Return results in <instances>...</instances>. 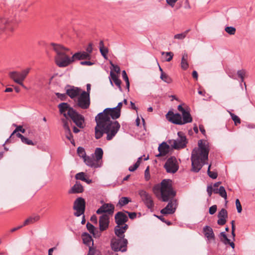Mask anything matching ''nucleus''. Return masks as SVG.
I'll list each match as a JSON object with an SVG mask.
<instances>
[{
    "label": "nucleus",
    "mask_w": 255,
    "mask_h": 255,
    "mask_svg": "<svg viewBox=\"0 0 255 255\" xmlns=\"http://www.w3.org/2000/svg\"><path fill=\"white\" fill-rule=\"evenodd\" d=\"M130 202H131V200L129 198L123 197L120 199L118 205L122 207L128 204Z\"/></svg>",
    "instance_id": "4c0bfd02"
},
{
    "label": "nucleus",
    "mask_w": 255,
    "mask_h": 255,
    "mask_svg": "<svg viewBox=\"0 0 255 255\" xmlns=\"http://www.w3.org/2000/svg\"><path fill=\"white\" fill-rule=\"evenodd\" d=\"M235 225H233V226H232V235L234 239L235 237Z\"/></svg>",
    "instance_id": "774afa93"
},
{
    "label": "nucleus",
    "mask_w": 255,
    "mask_h": 255,
    "mask_svg": "<svg viewBox=\"0 0 255 255\" xmlns=\"http://www.w3.org/2000/svg\"><path fill=\"white\" fill-rule=\"evenodd\" d=\"M123 80H129L126 71L123 70L122 73Z\"/></svg>",
    "instance_id": "680f3d73"
},
{
    "label": "nucleus",
    "mask_w": 255,
    "mask_h": 255,
    "mask_svg": "<svg viewBox=\"0 0 255 255\" xmlns=\"http://www.w3.org/2000/svg\"><path fill=\"white\" fill-rule=\"evenodd\" d=\"M215 194H219L222 197L226 199L227 198V193L223 186H220L219 188L214 189Z\"/></svg>",
    "instance_id": "72a5a7b5"
},
{
    "label": "nucleus",
    "mask_w": 255,
    "mask_h": 255,
    "mask_svg": "<svg viewBox=\"0 0 255 255\" xmlns=\"http://www.w3.org/2000/svg\"><path fill=\"white\" fill-rule=\"evenodd\" d=\"M80 64L82 65L92 66L95 64V62L93 60H91V59L90 60H86V61H81Z\"/></svg>",
    "instance_id": "49530a36"
},
{
    "label": "nucleus",
    "mask_w": 255,
    "mask_h": 255,
    "mask_svg": "<svg viewBox=\"0 0 255 255\" xmlns=\"http://www.w3.org/2000/svg\"><path fill=\"white\" fill-rule=\"evenodd\" d=\"M167 172L174 173L179 168L177 160L175 157H171L168 158L164 165Z\"/></svg>",
    "instance_id": "9b49d317"
},
{
    "label": "nucleus",
    "mask_w": 255,
    "mask_h": 255,
    "mask_svg": "<svg viewBox=\"0 0 255 255\" xmlns=\"http://www.w3.org/2000/svg\"><path fill=\"white\" fill-rule=\"evenodd\" d=\"M210 167L211 165H209L207 171L208 174L209 176V177L212 178V179H216L217 177V173L214 171H211Z\"/></svg>",
    "instance_id": "37998d69"
},
{
    "label": "nucleus",
    "mask_w": 255,
    "mask_h": 255,
    "mask_svg": "<svg viewBox=\"0 0 255 255\" xmlns=\"http://www.w3.org/2000/svg\"><path fill=\"white\" fill-rule=\"evenodd\" d=\"M167 120L173 124L182 125L181 115L180 114H174L172 111H169L166 115Z\"/></svg>",
    "instance_id": "dca6fc26"
},
{
    "label": "nucleus",
    "mask_w": 255,
    "mask_h": 255,
    "mask_svg": "<svg viewBox=\"0 0 255 255\" xmlns=\"http://www.w3.org/2000/svg\"><path fill=\"white\" fill-rule=\"evenodd\" d=\"M84 190L83 187L79 182H77L76 184L69 191V193H82Z\"/></svg>",
    "instance_id": "cd10ccee"
},
{
    "label": "nucleus",
    "mask_w": 255,
    "mask_h": 255,
    "mask_svg": "<svg viewBox=\"0 0 255 255\" xmlns=\"http://www.w3.org/2000/svg\"><path fill=\"white\" fill-rule=\"evenodd\" d=\"M178 137L176 139H169L168 140V144L173 148L179 149L186 147L187 143V140L184 134L179 131L177 133Z\"/></svg>",
    "instance_id": "423d86ee"
},
{
    "label": "nucleus",
    "mask_w": 255,
    "mask_h": 255,
    "mask_svg": "<svg viewBox=\"0 0 255 255\" xmlns=\"http://www.w3.org/2000/svg\"><path fill=\"white\" fill-rule=\"evenodd\" d=\"M114 209L115 207L113 204L105 203L97 210L96 213L97 214H106L110 216L114 213Z\"/></svg>",
    "instance_id": "2eb2a0df"
},
{
    "label": "nucleus",
    "mask_w": 255,
    "mask_h": 255,
    "mask_svg": "<svg viewBox=\"0 0 255 255\" xmlns=\"http://www.w3.org/2000/svg\"><path fill=\"white\" fill-rule=\"evenodd\" d=\"M20 131L22 133H24L25 131V129H24L21 126H18L16 127V128L15 129V130L12 132L9 138L7 139L6 141H13V136L16 133V132Z\"/></svg>",
    "instance_id": "473e14b6"
},
{
    "label": "nucleus",
    "mask_w": 255,
    "mask_h": 255,
    "mask_svg": "<svg viewBox=\"0 0 255 255\" xmlns=\"http://www.w3.org/2000/svg\"><path fill=\"white\" fill-rule=\"evenodd\" d=\"M91 221L93 223L97 224V218L95 215H93L91 217Z\"/></svg>",
    "instance_id": "0e129e2a"
},
{
    "label": "nucleus",
    "mask_w": 255,
    "mask_h": 255,
    "mask_svg": "<svg viewBox=\"0 0 255 255\" xmlns=\"http://www.w3.org/2000/svg\"><path fill=\"white\" fill-rule=\"evenodd\" d=\"M199 129L203 134L205 135L206 131L203 125L199 126Z\"/></svg>",
    "instance_id": "338daca9"
},
{
    "label": "nucleus",
    "mask_w": 255,
    "mask_h": 255,
    "mask_svg": "<svg viewBox=\"0 0 255 255\" xmlns=\"http://www.w3.org/2000/svg\"><path fill=\"white\" fill-rule=\"evenodd\" d=\"M128 228V225H125L124 226L117 225L115 227V233L118 238H124V233L127 230Z\"/></svg>",
    "instance_id": "412c9836"
},
{
    "label": "nucleus",
    "mask_w": 255,
    "mask_h": 255,
    "mask_svg": "<svg viewBox=\"0 0 255 255\" xmlns=\"http://www.w3.org/2000/svg\"><path fill=\"white\" fill-rule=\"evenodd\" d=\"M58 107L60 113L64 116V118L61 119V122L63 124V127L65 129L66 136L69 140H71L73 136L69 126V122H70L69 118L73 121L77 126L80 128H82L84 121V117L78 114L67 103H62L58 105Z\"/></svg>",
    "instance_id": "7ed1b4c3"
},
{
    "label": "nucleus",
    "mask_w": 255,
    "mask_h": 255,
    "mask_svg": "<svg viewBox=\"0 0 255 255\" xmlns=\"http://www.w3.org/2000/svg\"><path fill=\"white\" fill-rule=\"evenodd\" d=\"M75 178L77 180H80L86 182L88 184H90L92 182V180L88 179L86 178V174L85 173L81 172L76 174Z\"/></svg>",
    "instance_id": "2f4dec72"
},
{
    "label": "nucleus",
    "mask_w": 255,
    "mask_h": 255,
    "mask_svg": "<svg viewBox=\"0 0 255 255\" xmlns=\"http://www.w3.org/2000/svg\"><path fill=\"white\" fill-rule=\"evenodd\" d=\"M83 159L86 165L95 168L100 166V165L93 156H86Z\"/></svg>",
    "instance_id": "5701e85b"
},
{
    "label": "nucleus",
    "mask_w": 255,
    "mask_h": 255,
    "mask_svg": "<svg viewBox=\"0 0 255 255\" xmlns=\"http://www.w3.org/2000/svg\"><path fill=\"white\" fill-rule=\"evenodd\" d=\"M99 50L101 55L104 58L107 59V54L108 53V49L104 46V42L101 40L99 42Z\"/></svg>",
    "instance_id": "c85d7f7f"
},
{
    "label": "nucleus",
    "mask_w": 255,
    "mask_h": 255,
    "mask_svg": "<svg viewBox=\"0 0 255 255\" xmlns=\"http://www.w3.org/2000/svg\"><path fill=\"white\" fill-rule=\"evenodd\" d=\"M115 221L117 225L124 226L128 220V217L126 214L122 212H118L115 216Z\"/></svg>",
    "instance_id": "a211bd4d"
},
{
    "label": "nucleus",
    "mask_w": 255,
    "mask_h": 255,
    "mask_svg": "<svg viewBox=\"0 0 255 255\" xmlns=\"http://www.w3.org/2000/svg\"><path fill=\"white\" fill-rule=\"evenodd\" d=\"M110 77L112 80H119L118 75L112 71H111Z\"/></svg>",
    "instance_id": "13d9d810"
},
{
    "label": "nucleus",
    "mask_w": 255,
    "mask_h": 255,
    "mask_svg": "<svg viewBox=\"0 0 255 255\" xmlns=\"http://www.w3.org/2000/svg\"><path fill=\"white\" fill-rule=\"evenodd\" d=\"M219 218L217 223L219 225H224L226 223V219L228 218V212L225 209H222L218 215Z\"/></svg>",
    "instance_id": "4be33fe9"
},
{
    "label": "nucleus",
    "mask_w": 255,
    "mask_h": 255,
    "mask_svg": "<svg viewBox=\"0 0 255 255\" xmlns=\"http://www.w3.org/2000/svg\"><path fill=\"white\" fill-rule=\"evenodd\" d=\"M138 194L146 207L152 209L154 207V203L151 195L144 190H140Z\"/></svg>",
    "instance_id": "ddd939ff"
},
{
    "label": "nucleus",
    "mask_w": 255,
    "mask_h": 255,
    "mask_svg": "<svg viewBox=\"0 0 255 255\" xmlns=\"http://www.w3.org/2000/svg\"><path fill=\"white\" fill-rule=\"evenodd\" d=\"M40 216L35 215L33 216L29 217L24 222L23 226H26L29 224H33L38 221L40 219Z\"/></svg>",
    "instance_id": "7c9ffc66"
},
{
    "label": "nucleus",
    "mask_w": 255,
    "mask_h": 255,
    "mask_svg": "<svg viewBox=\"0 0 255 255\" xmlns=\"http://www.w3.org/2000/svg\"><path fill=\"white\" fill-rule=\"evenodd\" d=\"M221 182H218L214 184L213 186H208L207 188V191L209 196H211L212 192L214 193V189H216V187H219L221 184Z\"/></svg>",
    "instance_id": "c9c22d12"
},
{
    "label": "nucleus",
    "mask_w": 255,
    "mask_h": 255,
    "mask_svg": "<svg viewBox=\"0 0 255 255\" xmlns=\"http://www.w3.org/2000/svg\"><path fill=\"white\" fill-rule=\"evenodd\" d=\"M150 178L149 168L148 167L145 170V179L146 181H148Z\"/></svg>",
    "instance_id": "4d7b16f0"
},
{
    "label": "nucleus",
    "mask_w": 255,
    "mask_h": 255,
    "mask_svg": "<svg viewBox=\"0 0 255 255\" xmlns=\"http://www.w3.org/2000/svg\"><path fill=\"white\" fill-rule=\"evenodd\" d=\"M82 239L84 244L88 247H91L93 245V240L91 236L88 233H84L82 234Z\"/></svg>",
    "instance_id": "bb28decb"
},
{
    "label": "nucleus",
    "mask_w": 255,
    "mask_h": 255,
    "mask_svg": "<svg viewBox=\"0 0 255 255\" xmlns=\"http://www.w3.org/2000/svg\"><path fill=\"white\" fill-rule=\"evenodd\" d=\"M225 31L230 35H234L236 32V28L233 26H227L225 28Z\"/></svg>",
    "instance_id": "c03bdc74"
},
{
    "label": "nucleus",
    "mask_w": 255,
    "mask_h": 255,
    "mask_svg": "<svg viewBox=\"0 0 255 255\" xmlns=\"http://www.w3.org/2000/svg\"><path fill=\"white\" fill-rule=\"evenodd\" d=\"M198 147L193 149L191 154L192 170L199 172L203 165L208 160L209 148L207 141L200 140L198 143Z\"/></svg>",
    "instance_id": "20e7f679"
},
{
    "label": "nucleus",
    "mask_w": 255,
    "mask_h": 255,
    "mask_svg": "<svg viewBox=\"0 0 255 255\" xmlns=\"http://www.w3.org/2000/svg\"><path fill=\"white\" fill-rule=\"evenodd\" d=\"M31 68L27 67L21 71H12L8 73L9 77L12 80H24L27 78Z\"/></svg>",
    "instance_id": "6e6552de"
},
{
    "label": "nucleus",
    "mask_w": 255,
    "mask_h": 255,
    "mask_svg": "<svg viewBox=\"0 0 255 255\" xmlns=\"http://www.w3.org/2000/svg\"><path fill=\"white\" fill-rule=\"evenodd\" d=\"M123 103L120 102L116 107L107 108L95 117L97 125L95 128V138H100L104 133L107 134V139L111 140L120 128V125L115 120L121 116V109Z\"/></svg>",
    "instance_id": "f257e3e1"
},
{
    "label": "nucleus",
    "mask_w": 255,
    "mask_h": 255,
    "mask_svg": "<svg viewBox=\"0 0 255 255\" xmlns=\"http://www.w3.org/2000/svg\"><path fill=\"white\" fill-rule=\"evenodd\" d=\"M21 141L26 144L27 145H35V143H34L31 140L28 139L27 137H25L24 136V137L22 139Z\"/></svg>",
    "instance_id": "a18cd8bd"
},
{
    "label": "nucleus",
    "mask_w": 255,
    "mask_h": 255,
    "mask_svg": "<svg viewBox=\"0 0 255 255\" xmlns=\"http://www.w3.org/2000/svg\"><path fill=\"white\" fill-rule=\"evenodd\" d=\"M236 205L238 212L239 213H241L242 211V207L240 202V200L238 199H236Z\"/></svg>",
    "instance_id": "3c124183"
},
{
    "label": "nucleus",
    "mask_w": 255,
    "mask_h": 255,
    "mask_svg": "<svg viewBox=\"0 0 255 255\" xmlns=\"http://www.w3.org/2000/svg\"><path fill=\"white\" fill-rule=\"evenodd\" d=\"M203 232L205 236L208 240L214 239L215 235L213 229L209 226H206L203 228Z\"/></svg>",
    "instance_id": "393cba45"
},
{
    "label": "nucleus",
    "mask_w": 255,
    "mask_h": 255,
    "mask_svg": "<svg viewBox=\"0 0 255 255\" xmlns=\"http://www.w3.org/2000/svg\"><path fill=\"white\" fill-rule=\"evenodd\" d=\"M127 244L128 240L125 238H113L111 242V248L115 252H126Z\"/></svg>",
    "instance_id": "0eeeda50"
},
{
    "label": "nucleus",
    "mask_w": 255,
    "mask_h": 255,
    "mask_svg": "<svg viewBox=\"0 0 255 255\" xmlns=\"http://www.w3.org/2000/svg\"><path fill=\"white\" fill-rule=\"evenodd\" d=\"M161 54L162 55H165L166 61L167 62L170 61L173 57V53L171 52H162Z\"/></svg>",
    "instance_id": "a19ab883"
},
{
    "label": "nucleus",
    "mask_w": 255,
    "mask_h": 255,
    "mask_svg": "<svg viewBox=\"0 0 255 255\" xmlns=\"http://www.w3.org/2000/svg\"><path fill=\"white\" fill-rule=\"evenodd\" d=\"M73 209L76 211L74 215L79 217L84 214L85 209V202L82 197L78 198L74 203Z\"/></svg>",
    "instance_id": "f8f14e48"
},
{
    "label": "nucleus",
    "mask_w": 255,
    "mask_h": 255,
    "mask_svg": "<svg viewBox=\"0 0 255 255\" xmlns=\"http://www.w3.org/2000/svg\"><path fill=\"white\" fill-rule=\"evenodd\" d=\"M112 66L113 68L111 71H113V72H115L118 74L120 72V68L119 66L118 65H114L113 64H112Z\"/></svg>",
    "instance_id": "864d4df0"
},
{
    "label": "nucleus",
    "mask_w": 255,
    "mask_h": 255,
    "mask_svg": "<svg viewBox=\"0 0 255 255\" xmlns=\"http://www.w3.org/2000/svg\"><path fill=\"white\" fill-rule=\"evenodd\" d=\"M111 85L112 86H114V84H115L116 86H117L120 90L122 91V88H121V81H110Z\"/></svg>",
    "instance_id": "8fccbe9b"
},
{
    "label": "nucleus",
    "mask_w": 255,
    "mask_h": 255,
    "mask_svg": "<svg viewBox=\"0 0 255 255\" xmlns=\"http://www.w3.org/2000/svg\"><path fill=\"white\" fill-rule=\"evenodd\" d=\"M217 207L216 205H213L209 208V212L211 215L214 214L217 211Z\"/></svg>",
    "instance_id": "603ef678"
},
{
    "label": "nucleus",
    "mask_w": 255,
    "mask_h": 255,
    "mask_svg": "<svg viewBox=\"0 0 255 255\" xmlns=\"http://www.w3.org/2000/svg\"><path fill=\"white\" fill-rule=\"evenodd\" d=\"M237 74L239 78H240L241 80L248 78V73L244 69L239 70L237 72Z\"/></svg>",
    "instance_id": "58836bf2"
},
{
    "label": "nucleus",
    "mask_w": 255,
    "mask_h": 255,
    "mask_svg": "<svg viewBox=\"0 0 255 255\" xmlns=\"http://www.w3.org/2000/svg\"><path fill=\"white\" fill-rule=\"evenodd\" d=\"M110 222V216L108 214H102L99 219V228L101 231H104L108 229Z\"/></svg>",
    "instance_id": "f3484780"
},
{
    "label": "nucleus",
    "mask_w": 255,
    "mask_h": 255,
    "mask_svg": "<svg viewBox=\"0 0 255 255\" xmlns=\"http://www.w3.org/2000/svg\"><path fill=\"white\" fill-rule=\"evenodd\" d=\"M153 191L157 197L160 196L163 202L169 201L167 206L160 211L163 215L173 214L176 209L177 201L173 199L176 195L172 187V181L170 179H164L160 184H157L153 188Z\"/></svg>",
    "instance_id": "f03ea898"
},
{
    "label": "nucleus",
    "mask_w": 255,
    "mask_h": 255,
    "mask_svg": "<svg viewBox=\"0 0 255 255\" xmlns=\"http://www.w3.org/2000/svg\"><path fill=\"white\" fill-rule=\"evenodd\" d=\"M188 57V55L187 53L185 52L182 54L181 67L183 70H186L188 68L189 65L187 61Z\"/></svg>",
    "instance_id": "c756f323"
},
{
    "label": "nucleus",
    "mask_w": 255,
    "mask_h": 255,
    "mask_svg": "<svg viewBox=\"0 0 255 255\" xmlns=\"http://www.w3.org/2000/svg\"><path fill=\"white\" fill-rule=\"evenodd\" d=\"M73 58L74 62L76 61L82 60H90L92 58V55L88 54V53L85 52V51H79L73 54Z\"/></svg>",
    "instance_id": "6ab92c4d"
},
{
    "label": "nucleus",
    "mask_w": 255,
    "mask_h": 255,
    "mask_svg": "<svg viewBox=\"0 0 255 255\" xmlns=\"http://www.w3.org/2000/svg\"><path fill=\"white\" fill-rule=\"evenodd\" d=\"M77 105L82 109H87L90 105V98L89 94L83 91L78 97Z\"/></svg>",
    "instance_id": "9d476101"
},
{
    "label": "nucleus",
    "mask_w": 255,
    "mask_h": 255,
    "mask_svg": "<svg viewBox=\"0 0 255 255\" xmlns=\"http://www.w3.org/2000/svg\"><path fill=\"white\" fill-rule=\"evenodd\" d=\"M220 237L221 238V241L225 245H229L232 249H234L235 248V244L227 238L225 232H221L220 235Z\"/></svg>",
    "instance_id": "a878e982"
},
{
    "label": "nucleus",
    "mask_w": 255,
    "mask_h": 255,
    "mask_svg": "<svg viewBox=\"0 0 255 255\" xmlns=\"http://www.w3.org/2000/svg\"><path fill=\"white\" fill-rule=\"evenodd\" d=\"M178 0H166V1L168 4L171 6L172 7H174L175 3Z\"/></svg>",
    "instance_id": "5fc2aeb1"
},
{
    "label": "nucleus",
    "mask_w": 255,
    "mask_h": 255,
    "mask_svg": "<svg viewBox=\"0 0 255 255\" xmlns=\"http://www.w3.org/2000/svg\"><path fill=\"white\" fill-rule=\"evenodd\" d=\"M81 93V89L74 86H68L66 88V94L71 98L74 99L79 96Z\"/></svg>",
    "instance_id": "aec40b11"
},
{
    "label": "nucleus",
    "mask_w": 255,
    "mask_h": 255,
    "mask_svg": "<svg viewBox=\"0 0 255 255\" xmlns=\"http://www.w3.org/2000/svg\"><path fill=\"white\" fill-rule=\"evenodd\" d=\"M96 160L99 163V161L102 159L103 155V151L101 148H97L95 151Z\"/></svg>",
    "instance_id": "e433bc0d"
},
{
    "label": "nucleus",
    "mask_w": 255,
    "mask_h": 255,
    "mask_svg": "<svg viewBox=\"0 0 255 255\" xmlns=\"http://www.w3.org/2000/svg\"><path fill=\"white\" fill-rule=\"evenodd\" d=\"M159 69H160V71H161V75H160V78L161 79H162V80L163 79H167L168 78L167 75L165 74V73H163L162 70V69L160 67H159Z\"/></svg>",
    "instance_id": "052dcab7"
},
{
    "label": "nucleus",
    "mask_w": 255,
    "mask_h": 255,
    "mask_svg": "<svg viewBox=\"0 0 255 255\" xmlns=\"http://www.w3.org/2000/svg\"><path fill=\"white\" fill-rule=\"evenodd\" d=\"M177 109L178 110L182 113V125L187 123H190L192 122V118L188 108L185 109L182 107L181 105H180L178 106Z\"/></svg>",
    "instance_id": "4468645a"
},
{
    "label": "nucleus",
    "mask_w": 255,
    "mask_h": 255,
    "mask_svg": "<svg viewBox=\"0 0 255 255\" xmlns=\"http://www.w3.org/2000/svg\"><path fill=\"white\" fill-rule=\"evenodd\" d=\"M77 153L79 156L84 159L86 156L84 149L82 147H79L77 149Z\"/></svg>",
    "instance_id": "79ce46f5"
},
{
    "label": "nucleus",
    "mask_w": 255,
    "mask_h": 255,
    "mask_svg": "<svg viewBox=\"0 0 255 255\" xmlns=\"http://www.w3.org/2000/svg\"><path fill=\"white\" fill-rule=\"evenodd\" d=\"M94 250L92 247H89V253L87 255H94Z\"/></svg>",
    "instance_id": "e2e57ef3"
},
{
    "label": "nucleus",
    "mask_w": 255,
    "mask_h": 255,
    "mask_svg": "<svg viewBox=\"0 0 255 255\" xmlns=\"http://www.w3.org/2000/svg\"><path fill=\"white\" fill-rule=\"evenodd\" d=\"M87 228L89 232L93 234V236L95 238H97L99 237L100 235L97 231L96 233L95 232V227L92 225L91 224L88 223L86 225Z\"/></svg>",
    "instance_id": "f704fd0d"
},
{
    "label": "nucleus",
    "mask_w": 255,
    "mask_h": 255,
    "mask_svg": "<svg viewBox=\"0 0 255 255\" xmlns=\"http://www.w3.org/2000/svg\"><path fill=\"white\" fill-rule=\"evenodd\" d=\"M232 120L234 121L235 125L240 124L241 123L240 118L234 114L230 113Z\"/></svg>",
    "instance_id": "de8ad7c7"
},
{
    "label": "nucleus",
    "mask_w": 255,
    "mask_h": 255,
    "mask_svg": "<svg viewBox=\"0 0 255 255\" xmlns=\"http://www.w3.org/2000/svg\"><path fill=\"white\" fill-rule=\"evenodd\" d=\"M138 163L137 164L135 163L133 166H130L128 168V170L131 172L135 171L139 166H138Z\"/></svg>",
    "instance_id": "bf43d9fd"
},
{
    "label": "nucleus",
    "mask_w": 255,
    "mask_h": 255,
    "mask_svg": "<svg viewBox=\"0 0 255 255\" xmlns=\"http://www.w3.org/2000/svg\"><path fill=\"white\" fill-rule=\"evenodd\" d=\"M50 45L51 49L55 53L54 61L57 66L64 68L74 63L73 55L70 56L72 52L70 49L54 43H50Z\"/></svg>",
    "instance_id": "39448f33"
},
{
    "label": "nucleus",
    "mask_w": 255,
    "mask_h": 255,
    "mask_svg": "<svg viewBox=\"0 0 255 255\" xmlns=\"http://www.w3.org/2000/svg\"><path fill=\"white\" fill-rule=\"evenodd\" d=\"M169 145L165 142L162 143L158 146V149L159 153L156 156L159 157L166 155L169 151Z\"/></svg>",
    "instance_id": "b1692460"
},
{
    "label": "nucleus",
    "mask_w": 255,
    "mask_h": 255,
    "mask_svg": "<svg viewBox=\"0 0 255 255\" xmlns=\"http://www.w3.org/2000/svg\"><path fill=\"white\" fill-rule=\"evenodd\" d=\"M93 50V44L92 43H90L86 47V51H85V52L88 53L89 55H91Z\"/></svg>",
    "instance_id": "09e8293b"
},
{
    "label": "nucleus",
    "mask_w": 255,
    "mask_h": 255,
    "mask_svg": "<svg viewBox=\"0 0 255 255\" xmlns=\"http://www.w3.org/2000/svg\"><path fill=\"white\" fill-rule=\"evenodd\" d=\"M189 30H187L183 33L175 34L174 36V38L175 39H183L186 37V36L187 33L189 32Z\"/></svg>",
    "instance_id": "ea45409f"
},
{
    "label": "nucleus",
    "mask_w": 255,
    "mask_h": 255,
    "mask_svg": "<svg viewBox=\"0 0 255 255\" xmlns=\"http://www.w3.org/2000/svg\"><path fill=\"white\" fill-rule=\"evenodd\" d=\"M56 95L62 100H63L66 97V95L64 94L57 93Z\"/></svg>",
    "instance_id": "69168bd1"
},
{
    "label": "nucleus",
    "mask_w": 255,
    "mask_h": 255,
    "mask_svg": "<svg viewBox=\"0 0 255 255\" xmlns=\"http://www.w3.org/2000/svg\"><path fill=\"white\" fill-rule=\"evenodd\" d=\"M16 23L15 21L9 20L5 18H0V34L6 30L12 31Z\"/></svg>",
    "instance_id": "1a4fd4ad"
},
{
    "label": "nucleus",
    "mask_w": 255,
    "mask_h": 255,
    "mask_svg": "<svg viewBox=\"0 0 255 255\" xmlns=\"http://www.w3.org/2000/svg\"><path fill=\"white\" fill-rule=\"evenodd\" d=\"M126 213L128 214L129 218L131 219H134L136 217V214L135 212H126Z\"/></svg>",
    "instance_id": "6e6d98bb"
}]
</instances>
